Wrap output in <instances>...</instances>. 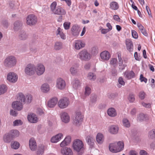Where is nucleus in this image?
Returning <instances> with one entry per match:
<instances>
[{"label":"nucleus","instance_id":"obj_35","mask_svg":"<svg viewBox=\"0 0 155 155\" xmlns=\"http://www.w3.org/2000/svg\"><path fill=\"white\" fill-rule=\"evenodd\" d=\"M3 140L5 142L9 143L12 139L9 133L5 134L3 137Z\"/></svg>","mask_w":155,"mask_h":155},{"label":"nucleus","instance_id":"obj_41","mask_svg":"<svg viewBox=\"0 0 155 155\" xmlns=\"http://www.w3.org/2000/svg\"><path fill=\"white\" fill-rule=\"evenodd\" d=\"M62 43L60 42L55 43L54 45V49L56 50H59L62 48Z\"/></svg>","mask_w":155,"mask_h":155},{"label":"nucleus","instance_id":"obj_38","mask_svg":"<svg viewBox=\"0 0 155 155\" xmlns=\"http://www.w3.org/2000/svg\"><path fill=\"white\" fill-rule=\"evenodd\" d=\"M22 26V23L21 22L17 21L14 24V29L15 31H17L20 29Z\"/></svg>","mask_w":155,"mask_h":155},{"label":"nucleus","instance_id":"obj_42","mask_svg":"<svg viewBox=\"0 0 155 155\" xmlns=\"http://www.w3.org/2000/svg\"><path fill=\"white\" fill-rule=\"evenodd\" d=\"M44 150V147L43 145H41L39 147L37 152V154L38 155H41L43 154Z\"/></svg>","mask_w":155,"mask_h":155},{"label":"nucleus","instance_id":"obj_44","mask_svg":"<svg viewBox=\"0 0 155 155\" xmlns=\"http://www.w3.org/2000/svg\"><path fill=\"white\" fill-rule=\"evenodd\" d=\"M118 64L119 66V69L120 70H124L125 67L127 66L125 64H123V60L119 61L118 62Z\"/></svg>","mask_w":155,"mask_h":155},{"label":"nucleus","instance_id":"obj_7","mask_svg":"<svg viewBox=\"0 0 155 155\" xmlns=\"http://www.w3.org/2000/svg\"><path fill=\"white\" fill-rule=\"evenodd\" d=\"M16 63L15 58L12 56H10L5 59L4 64L5 66L11 67L15 65Z\"/></svg>","mask_w":155,"mask_h":155},{"label":"nucleus","instance_id":"obj_21","mask_svg":"<svg viewBox=\"0 0 155 155\" xmlns=\"http://www.w3.org/2000/svg\"><path fill=\"white\" fill-rule=\"evenodd\" d=\"M86 140L88 144L90 146L91 148L93 147L95 140L92 135H90L87 136Z\"/></svg>","mask_w":155,"mask_h":155},{"label":"nucleus","instance_id":"obj_12","mask_svg":"<svg viewBox=\"0 0 155 155\" xmlns=\"http://www.w3.org/2000/svg\"><path fill=\"white\" fill-rule=\"evenodd\" d=\"M18 79V76L13 72H10L7 76V79L10 82L15 83L16 82Z\"/></svg>","mask_w":155,"mask_h":155},{"label":"nucleus","instance_id":"obj_17","mask_svg":"<svg viewBox=\"0 0 155 155\" xmlns=\"http://www.w3.org/2000/svg\"><path fill=\"white\" fill-rule=\"evenodd\" d=\"M125 43L127 50L130 52L133 51V45L131 40L130 39H127L125 40Z\"/></svg>","mask_w":155,"mask_h":155},{"label":"nucleus","instance_id":"obj_54","mask_svg":"<svg viewBox=\"0 0 155 155\" xmlns=\"http://www.w3.org/2000/svg\"><path fill=\"white\" fill-rule=\"evenodd\" d=\"M146 94L143 91H141L139 93V96L141 100H143Z\"/></svg>","mask_w":155,"mask_h":155},{"label":"nucleus","instance_id":"obj_62","mask_svg":"<svg viewBox=\"0 0 155 155\" xmlns=\"http://www.w3.org/2000/svg\"><path fill=\"white\" fill-rule=\"evenodd\" d=\"M140 155H149L145 151L143 150H142L140 151Z\"/></svg>","mask_w":155,"mask_h":155},{"label":"nucleus","instance_id":"obj_1","mask_svg":"<svg viewBox=\"0 0 155 155\" xmlns=\"http://www.w3.org/2000/svg\"><path fill=\"white\" fill-rule=\"evenodd\" d=\"M50 9L52 13L58 15H64L66 11L60 6H57V3L55 1L52 2L50 5Z\"/></svg>","mask_w":155,"mask_h":155},{"label":"nucleus","instance_id":"obj_57","mask_svg":"<svg viewBox=\"0 0 155 155\" xmlns=\"http://www.w3.org/2000/svg\"><path fill=\"white\" fill-rule=\"evenodd\" d=\"M85 95L86 96L88 95L91 93V89L89 87H87L85 89Z\"/></svg>","mask_w":155,"mask_h":155},{"label":"nucleus","instance_id":"obj_28","mask_svg":"<svg viewBox=\"0 0 155 155\" xmlns=\"http://www.w3.org/2000/svg\"><path fill=\"white\" fill-rule=\"evenodd\" d=\"M17 100V101L20 102L21 103L23 104L25 102V97L23 93H19L18 94Z\"/></svg>","mask_w":155,"mask_h":155},{"label":"nucleus","instance_id":"obj_56","mask_svg":"<svg viewBox=\"0 0 155 155\" xmlns=\"http://www.w3.org/2000/svg\"><path fill=\"white\" fill-rule=\"evenodd\" d=\"M132 35L133 38L137 39L138 37V35L137 32L134 30L131 31Z\"/></svg>","mask_w":155,"mask_h":155},{"label":"nucleus","instance_id":"obj_60","mask_svg":"<svg viewBox=\"0 0 155 155\" xmlns=\"http://www.w3.org/2000/svg\"><path fill=\"white\" fill-rule=\"evenodd\" d=\"M118 82L120 84L122 85H124L125 84V82L123 80V78L121 77H120L118 80Z\"/></svg>","mask_w":155,"mask_h":155},{"label":"nucleus","instance_id":"obj_23","mask_svg":"<svg viewBox=\"0 0 155 155\" xmlns=\"http://www.w3.org/2000/svg\"><path fill=\"white\" fill-rule=\"evenodd\" d=\"M71 138L70 136H67L60 143V146L64 147L68 145L70 143Z\"/></svg>","mask_w":155,"mask_h":155},{"label":"nucleus","instance_id":"obj_33","mask_svg":"<svg viewBox=\"0 0 155 155\" xmlns=\"http://www.w3.org/2000/svg\"><path fill=\"white\" fill-rule=\"evenodd\" d=\"M9 134L12 139L13 138L18 137L19 134V131L16 130H12Z\"/></svg>","mask_w":155,"mask_h":155},{"label":"nucleus","instance_id":"obj_53","mask_svg":"<svg viewBox=\"0 0 155 155\" xmlns=\"http://www.w3.org/2000/svg\"><path fill=\"white\" fill-rule=\"evenodd\" d=\"M117 59L116 58H111L110 61V64L111 65H116L117 63Z\"/></svg>","mask_w":155,"mask_h":155},{"label":"nucleus","instance_id":"obj_34","mask_svg":"<svg viewBox=\"0 0 155 155\" xmlns=\"http://www.w3.org/2000/svg\"><path fill=\"white\" fill-rule=\"evenodd\" d=\"M108 115L111 117H114L117 115L116 112L113 108H109L107 110Z\"/></svg>","mask_w":155,"mask_h":155},{"label":"nucleus","instance_id":"obj_20","mask_svg":"<svg viewBox=\"0 0 155 155\" xmlns=\"http://www.w3.org/2000/svg\"><path fill=\"white\" fill-rule=\"evenodd\" d=\"M72 35L75 37L78 36L80 31L79 28L76 25L73 26L71 29Z\"/></svg>","mask_w":155,"mask_h":155},{"label":"nucleus","instance_id":"obj_6","mask_svg":"<svg viewBox=\"0 0 155 155\" xmlns=\"http://www.w3.org/2000/svg\"><path fill=\"white\" fill-rule=\"evenodd\" d=\"M69 103L68 98L66 97H63L59 100L58 102V105L60 108L64 109L67 107Z\"/></svg>","mask_w":155,"mask_h":155},{"label":"nucleus","instance_id":"obj_5","mask_svg":"<svg viewBox=\"0 0 155 155\" xmlns=\"http://www.w3.org/2000/svg\"><path fill=\"white\" fill-rule=\"evenodd\" d=\"M37 17L33 14L28 15L26 18V23L30 26L35 25L37 22Z\"/></svg>","mask_w":155,"mask_h":155},{"label":"nucleus","instance_id":"obj_31","mask_svg":"<svg viewBox=\"0 0 155 155\" xmlns=\"http://www.w3.org/2000/svg\"><path fill=\"white\" fill-rule=\"evenodd\" d=\"M137 26L138 28L140 31L146 36H147L148 35V33H147L146 30L144 29L143 26L142 25L138 23L137 24Z\"/></svg>","mask_w":155,"mask_h":155},{"label":"nucleus","instance_id":"obj_11","mask_svg":"<svg viewBox=\"0 0 155 155\" xmlns=\"http://www.w3.org/2000/svg\"><path fill=\"white\" fill-rule=\"evenodd\" d=\"M83 116L80 112H77L74 119V122L76 125L78 126L83 120Z\"/></svg>","mask_w":155,"mask_h":155},{"label":"nucleus","instance_id":"obj_50","mask_svg":"<svg viewBox=\"0 0 155 155\" xmlns=\"http://www.w3.org/2000/svg\"><path fill=\"white\" fill-rule=\"evenodd\" d=\"M27 35L24 32H23L20 34L19 36V38L20 39L24 40H25L27 37Z\"/></svg>","mask_w":155,"mask_h":155},{"label":"nucleus","instance_id":"obj_25","mask_svg":"<svg viewBox=\"0 0 155 155\" xmlns=\"http://www.w3.org/2000/svg\"><path fill=\"white\" fill-rule=\"evenodd\" d=\"M125 77L128 79H130L134 77L135 74L132 71H126L124 73Z\"/></svg>","mask_w":155,"mask_h":155},{"label":"nucleus","instance_id":"obj_48","mask_svg":"<svg viewBox=\"0 0 155 155\" xmlns=\"http://www.w3.org/2000/svg\"><path fill=\"white\" fill-rule=\"evenodd\" d=\"M123 124L125 127H129L130 126V123L128 120L127 119H124L123 120Z\"/></svg>","mask_w":155,"mask_h":155},{"label":"nucleus","instance_id":"obj_4","mask_svg":"<svg viewBox=\"0 0 155 155\" xmlns=\"http://www.w3.org/2000/svg\"><path fill=\"white\" fill-rule=\"evenodd\" d=\"M84 143L79 139L75 140L73 142V147L74 149L77 152H79L83 148Z\"/></svg>","mask_w":155,"mask_h":155},{"label":"nucleus","instance_id":"obj_37","mask_svg":"<svg viewBox=\"0 0 155 155\" xmlns=\"http://www.w3.org/2000/svg\"><path fill=\"white\" fill-rule=\"evenodd\" d=\"M50 90V87L49 85L47 84H44L42 85L41 90L43 92H47Z\"/></svg>","mask_w":155,"mask_h":155},{"label":"nucleus","instance_id":"obj_61","mask_svg":"<svg viewBox=\"0 0 155 155\" xmlns=\"http://www.w3.org/2000/svg\"><path fill=\"white\" fill-rule=\"evenodd\" d=\"M146 9L149 16L152 17L150 9L149 7L147 6H146Z\"/></svg>","mask_w":155,"mask_h":155},{"label":"nucleus","instance_id":"obj_51","mask_svg":"<svg viewBox=\"0 0 155 155\" xmlns=\"http://www.w3.org/2000/svg\"><path fill=\"white\" fill-rule=\"evenodd\" d=\"M128 99L130 102H133L135 99L134 94L132 93L130 94L128 97Z\"/></svg>","mask_w":155,"mask_h":155},{"label":"nucleus","instance_id":"obj_39","mask_svg":"<svg viewBox=\"0 0 155 155\" xmlns=\"http://www.w3.org/2000/svg\"><path fill=\"white\" fill-rule=\"evenodd\" d=\"M72 84L73 87L77 89L80 85V82L78 80L75 79L72 82Z\"/></svg>","mask_w":155,"mask_h":155},{"label":"nucleus","instance_id":"obj_2","mask_svg":"<svg viewBox=\"0 0 155 155\" xmlns=\"http://www.w3.org/2000/svg\"><path fill=\"white\" fill-rule=\"evenodd\" d=\"M124 148L123 142L119 141L116 144V143H111L109 145L110 150L113 153H117L122 150Z\"/></svg>","mask_w":155,"mask_h":155},{"label":"nucleus","instance_id":"obj_49","mask_svg":"<svg viewBox=\"0 0 155 155\" xmlns=\"http://www.w3.org/2000/svg\"><path fill=\"white\" fill-rule=\"evenodd\" d=\"M13 124L14 126H18L22 125V122L20 120H15L13 122Z\"/></svg>","mask_w":155,"mask_h":155},{"label":"nucleus","instance_id":"obj_55","mask_svg":"<svg viewBox=\"0 0 155 155\" xmlns=\"http://www.w3.org/2000/svg\"><path fill=\"white\" fill-rule=\"evenodd\" d=\"M141 104L142 106L145 108H149L151 107V104L150 103H146L142 102Z\"/></svg>","mask_w":155,"mask_h":155},{"label":"nucleus","instance_id":"obj_45","mask_svg":"<svg viewBox=\"0 0 155 155\" xmlns=\"http://www.w3.org/2000/svg\"><path fill=\"white\" fill-rule=\"evenodd\" d=\"M87 78L90 80H94L96 78V76L94 74L92 73H89L87 75Z\"/></svg>","mask_w":155,"mask_h":155},{"label":"nucleus","instance_id":"obj_10","mask_svg":"<svg viewBox=\"0 0 155 155\" xmlns=\"http://www.w3.org/2000/svg\"><path fill=\"white\" fill-rule=\"evenodd\" d=\"M45 70L44 65L41 64H38L35 67V72L37 75L40 76L43 74Z\"/></svg>","mask_w":155,"mask_h":155},{"label":"nucleus","instance_id":"obj_13","mask_svg":"<svg viewBox=\"0 0 155 155\" xmlns=\"http://www.w3.org/2000/svg\"><path fill=\"white\" fill-rule=\"evenodd\" d=\"M56 86L60 89H64L66 86V83L64 80L61 78L58 79L56 81Z\"/></svg>","mask_w":155,"mask_h":155},{"label":"nucleus","instance_id":"obj_64","mask_svg":"<svg viewBox=\"0 0 155 155\" xmlns=\"http://www.w3.org/2000/svg\"><path fill=\"white\" fill-rule=\"evenodd\" d=\"M129 155H137V153L135 151L131 150L130 152Z\"/></svg>","mask_w":155,"mask_h":155},{"label":"nucleus","instance_id":"obj_63","mask_svg":"<svg viewBox=\"0 0 155 155\" xmlns=\"http://www.w3.org/2000/svg\"><path fill=\"white\" fill-rule=\"evenodd\" d=\"M10 114L11 115H12L14 116H16L17 114V113L16 111L13 110H11L10 111Z\"/></svg>","mask_w":155,"mask_h":155},{"label":"nucleus","instance_id":"obj_27","mask_svg":"<svg viewBox=\"0 0 155 155\" xmlns=\"http://www.w3.org/2000/svg\"><path fill=\"white\" fill-rule=\"evenodd\" d=\"M104 136L102 134L99 133L97 134L96 140L98 143L99 144L102 143L104 141Z\"/></svg>","mask_w":155,"mask_h":155},{"label":"nucleus","instance_id":"obj_18","mask_svg":"<svg viewBox=\"0 0 155 155\" xmlns=\"http://www.w3.org/2000/svg\"><path fill=\"white\" fill-rule=\"evenodd\" d=\"M61 117L62 121L64 123H68L70 120V117L66 112L62 113L61 114Z\"/></svg>","mask_w":155,"mask_h":155},{"label":"nucleus","instance_id":"obj_40","mask_svg":"<svg viewBox=\"0 0 155 155\" xmlns=\"http://www.w3.org/2000/svg\"><path fill=\"white\" fill-rule=\"evenodd\" d=\"M20 146L19 143L16 141H15L13 142H12L11 144V147L12 148L14 149H18Z\"/></svg>","mask_w":155,"mask_h":155},{"label":"nucleus","instance_id":"obj_32","mask_svg":"<svg viewBox=\"0 0 155 155\" xmlns=\"http://www.w3.org/2000/svg\"><path fill=\"white\" fill-rule=\"evenodd\" d=\"M109 131L112 134H116L118 132V127L116 126H111L110 127Z\"/></svg>","mask_w":155,"mask_h":155},{"label":"nucleus","instance_id":"obj_22","mask_svg":"<svg viewBox=\"0 0 155 155\" xmlns=\"http://www.w3.org/2000/svg\"><path fill=\"white\" fill-rule=\"evenodd\" d=\"M29 146L30 149L32 151H35L37 147L36 143L35 140L31 138L29 140Z\"/></svg>","mask_w":155,"mask_h":155},{"label":"nucleus","instance_id":"obj_30","mask_svg":"<svg viewBox=\"0 0 155 155\" xmlns=\"http://www.w3.org/2000/svg\"><path fill=\"white\" fill-rule=\"evenodd\" d=\"M110 8L112 10H117L119 8L118 3L115 2H112L110 4Z\"/></svg>","mask_w":155,"mask_h":155},{"label":"nucleus","instance_id":"obj_43","mask_svg":"<svg viewBox=\"0 0 155 155\" xmlns=\"http://www.w3.org/2000/svg\"><path fill=\"white\" fill-rule=\"evenodd\" d=\"M147 117V115L144 114H140L137 117V120L139 121H141L146 120V118Z\"/></svg>","mask_w":155,"mask_h":155},{"label":"nucleus","instance_id":"obj_26","mask_svg":"<svg viewBox=\"0 0 155 155\" xmlns=\"http://www.w3.org/2000/svg\"><path fill=\"white\" fill-rule=\"evenodd\" d=\"M61 153L64 155H73V153L71 150L68 147H65L61 150Z\"/></svg>","mask_w":155,"mask_h":155},{"label":"nucleus","instance_id":"obj_24","mask_svg":"<svg viewBox=\"0 0 155 155\" xmlns=\"http://www.w3.org/2000/svg\"><path fill=\"white\" fill-rule=\"evenodd\" d=\"M58 102L57 98H53L48 101V106L50 107H53Z\"/></svg>","mask_w":155,"mask_h":155},{"label":"nucleus","instance_id":"obj_52","mask_svg":"<svg viewBox=\"0 0 155 155\" xmlns=\"http://www.w3.org/2000/svg\"><path fill=\"white\" fill-rule=\"evenodd\" d=\"M26 98V102L28 103H30L32 100V96L30 94H28L27 95Z\"/></svg>","mask_w":155,"mask_h":155},{"label":"nucleus","instance_id":"obj_58","mask_svg":"<svg viewBox=\"0 0 155 155\" xmlns=\"http://www.w3.org/2000/svg\"><path fill=\"white\" fill-rule=\"evenodd\" d=\"M140 80L141 82H144L145 83H147V80L145 77H143V75L141 74L140 75Z\"/></svg>","mask_w":155,"mask_h":155},{"label":"nucleus","instance_id":"obj_14","mask_svg":"<svg viewBox=\"0 0 155 155\" xmlns=\"http://www.w3.org/2000/svg\"><path fill=\"white\" fill-rule=\"evenodd\" d=\"M101 59L103 61H108L111 57L110 53L107 51L101 52L100 54Z\"/></svg>","mask_w":155,"mask_h":155},{"label":"nucleus","instance_id":"obj_19","mask_svg":"<svg viewBox=\"0 0 155 155\" xmlns=\"http://www.w3.org/2000/svg\"><path fill=\"white\" fill-rule=\"evenodd\" d=\"M63 137V134L61 133H59L55 136L53 137L51 139V141L53 143H57L61 140Z\"/></svg>","mask_w":155,"mask_h":155},{"label":"nucleus","instance_id":"obj_3","mask_svg":"<svg viewBox=\"0 0 155 155\" xmlns=\"http://www.w3.org/2000/svg\"><path fill=\"white\" fill-rule=\"evenodd\" d=\"M91 55L87 51L84 49L80 51L77 55V57L82 61H87L90 60Z\"/></svg>","mask_w":155,"mask_h":155},{"label":"nucleus","instance_id":"obj_46","mask_svg":"<svg viewBox=\"0 0 155 155\" xmlns=\"http://www.w3.org/2000/svg\"><path fill=\"white\" fill-rule=\"evenodd\" d=\"M148 137L151 139L155 138V129L149 132Z\"/></svg>","mask_w":155,"mask_h":155},{"label":"nucleus","instance_id":"obj_47","mask_svg":"<svg viewBox=\"0 0 155 155\" xmlns=\"http://www.w3.org/2000/svg\"><path fill=\"white\" fill-rule=\"evenodd\" d=\"M71 23L70 22L66 21L64 22L63 24V26L64 29L68 30L70 28Z\"/></svg>","mask_w":155,"mask_h":155},{"label":"nucleus","instance_id":"obj_15","mask_svg":"<svg viewBox=\"0 0 155 155\" xmlns=\"http://www.w3.org/2000/svg\"><path fill=\"white\" fill-rule=\"evenodd\" d=\"M27 118L29 121L31 123H36L38 121L37 116L34 114H31L28 115V116Z\"/></svg>","mask_w":155,"mask_h":155},{"label":"nucleus","instance_id":"obj_59","mask_svg":"<svg viewBox=\"0 0 155 155\" xmlns=\"http://www.w3.org/2000/svg\"><path fill=\"white\" fill-rule=\"evenodd\" d=\"M70 71L72 74L74 75L77 72V69H75L74 67H72L70 69Z\"/></svg>","mask_w":155,"mask_h":155},{"label":"nucleus","instance_id":"obj_16","mask_svg":"<svg viewBox=\"0 0 155 155\" xmlns=\"http://www.w3.org/2000/svg\"><path fill=\"white\" fill-rule=\"evenodd\" d=\"M23 104L18 101H16L13 102L12 104V107L15 109L18 110H21L23 108Z\"/></svg>","mask_w":155,"mask_h":155},{"label":"nucleus","instance_id":"obj_36","mask_svg":"<svg viewBox=\"0 0 155 155\" xmlns=\"http://www.w3.org/2000/svg\"><path fill=\"white\" fill-rule=\"evenodd\" d=\"M7 86L4 84L0 85V95L6 93L7 90Z\"/></svg>","mask_w":155,"mask_h":155},{"label":"nucleus","instance_id":"obj_9","mask_svg":"<svg viewBox=\"0 0 155 155\" xmlns=\"http://www.w3.org/2000/svg\"><path fill=\"white\" fill-rule=\"evenodd\" d=\"M85 45V42L81 40H75L73 44V47L77 50H79L84 48Z\"/></svg>","mask_w":155,"mask_h":155},{"label":"nucleus","instance_id":"obj_29","mask_svg":"<svg viewBox=\"0 0 155 155\" xmlns=\"http://www.w3.org/2000/svg\"><path fill=\"white\" fill-rule=\"evenodd\" d=\"M62 30L60 27H58L56 31V35H59L61 38L63 39H65L66 36L62 31Z\"/></svg>","mask_w":155,"mask_h":155},{"label":"nucleus","instance_id":"obj_8","mask_svg":"<svg viewBox=\"0 0 155 155\" xmlns=\"http://www.w3.org/2000/svg\"><path fill=\"white\" fill-rule=\"evenodd\" d=\"M25 74L27 75H33L35 72V66L33 64H28L25 68Z\"/></svg>","mask_w":155,"mask_h":155}]
</instances>
